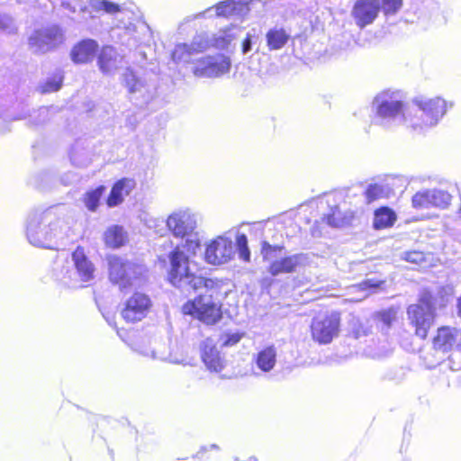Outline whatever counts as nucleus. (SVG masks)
Returning <instances> with one entry per match:
<instances>
[{
  "instance_id": "nucleus-1",
  "label": "nucleus",
  "mask_w": 461,
  "mask_h": 461,
  "mask_svg": "<svg viewBox=\"0 0 461 461\" xmlns=\"http://www.w3.org/2000/svg\"><path fill=\"white\" fill-rule=\"evenodd\" d=\"M167 227L171 234L182 240L168 254L169 268L167 279L169 283L183 291H193L202 285L212 287L211 278L197 273V267L189 258L185 250L192 255L196 254L201 242L198 233L197 218L190 209H179L173 212L167 219Z\"/></svg>"
},
{
  "instance_id": "nucleus-2",
  "label": "nucleus",
  "mask_w": 461,
  "mask_h": 461,
  "mask_svg": "<svg viewBox=\"0 0 461 461\" xmlns=\"http://www.w3.org/2000/svg\"><path fill=\"white\" fill-rule=\"evenodd\" d=\"M452 106L441 97L418 96L412 100V106L404 109L402 94L389 90L378 94L372 103L379 124L390 127L403 122L418 132L435 127Z\"/></svg>"
},
{
  "instance_id": "nucleus-3",
  "label": "nucleus",
  "mask_w": 461,
  "mask_h": 461,
  "mask_svg": "<svg viewBox=\"0 0 461 461\" xmlns=\"http://www.w3.org/2000/svg\"><path fill=\"white\" fill-rule=\"evenodd\" d=\"M68 224L57 218L51 209L33 210L26 218V238L34 247L52 249L59 240L68 236Z\"/></svg>"
},
{
  "instance_id": "nucleus-4",
  "label": "nucleus",
  "mask_w": 461,
  "mask_h": 461,
  "mask_svg": "<svg viewBox=\"0 0 461 461\" xmlns=\"http://www.w3.org/2000/svg\"><path fill=\"white\" fill-rule=\"evenodd\" d=\"M213 282L212 287L202 285L193 291L187 292L179 290L182 294L188 296L192 293L200 292L201 294L193 301H188L183 306L185 314L193 315L196 319L206 324H215L222 316L221 305L220 302L213 297L218 293L219 285L216 281Z\"/></svg>"
},
{
  "instance_id": "nucleus-5",
  "label": "nucleus",
  "mask_w": 461,
  "mask_h": 461,
  "mask_svg": "<svg viewBox=\"0 0 461 461\" xmlns=\"http://www.w3.org/2000/svg\"><path fill=\"white\" fill-rule=\"evenodd\" d=\"M71 258L73 266H62L60 271L56 273V278L66 287H82L83 283L94 279L95 267L82 247H77L75 249Z\"/></svg>"
},
{
  "instance_id": "nucleus-6",
  "label": "nucleus",
  "mask_w": 461,
  "mask_h": 461,
  "mask_svg": "<svg viewBox=\"0 0 461 461\" xmlns=\"http://www.w3.org/2000/svg\"><path fill=\"white\" fill-rule=\"evenodd\" d=\"M109 276L113 283L119 285L121 290L137 285L144 268L116 256L108 258Z\"/></svg>"
},
{
  "instance_id": "nucleus-7",
  "label": "nucleus",
  "mask_w": 461,
  "mask_h": 461,
  "mask_svg": "<svg viewBox=\"0 0 461 461\" xmlns=\"http://www.w3.org/2000/svg\"><path fill=\"white\" fill-rule=\"evenodd\" d=\"M253 0H227L222 1L216 5L215 6H212L204 10L203 12L197 13L195 14H192L186 16L180 27L184 23H190L196 19L201 18H212L214 16L217 17H230V16H245L250 10L249 5Z\"/></svg>"
},
{
  "instance_id": "nucleus-8",
  "label": "nucleus",
  "mask_w": 461,
  "mask_h": 461,
  "mask_svg": "<svg viewBox=\"0 0 461 461\" xmlns=\"http://www.w3.org/2000/svg\"><path fill=\"white\" fill-rule=\"evenodd\" d=\"M230 60L224 55L205 56L195 59L192 71L196 77H218L229 72Z\"/></svg>"
},
{
  "instance_id": "nucleus-9",
  "label": "nucleus",
  "mask_w": 461,
  "mask_h": 461,
  "mask_svg": "<svg viewBox=\"0 0 461 461\" xmlns=\"http://www.w3.org/2000/svg\"><path fill=\"white\" fill-rule=\"evenodd\" d=\"M408 319L415 328V334L425 339L429 330L433 326L435 320V309L429 303L411 304L407 309Z\"/></svg>"
},
{
  "instance_id": "nucleus-10",
  "label": "nucleus",
  "mask_w": 461,
  "mask_h": 461,
  "mask_svg": "<svg viewBox=\"0 0 461 461\" xmlns=\"http://www.w3.org/2000/svg\"><path fill=\"white\" fill-rule=\"evenodd\" d=\"M64 41V35L58 25H50L35 31L29 38V45L34 52H47Z\"/></svg>"
},
{
  "instance_id": "nucleus-11",
  "label": "nucleus",
  "mask_w": 461,
  "mask_h": 461,
  "mask_svg": "<svg viewBox=\"0 0 461 461\" xmlns=\"http://www.w3.org/2000/svg\"><path fill=\"white\" fill-rule=\"evenodd\" d=\"M235 249L231 238L220 235L206 246L204 259L208 264L219 266L231 260Z\"/></svg>"
},
{
  "instance_id": "nucleus-12",
  "label": "nucleus",
  "mask_w": 461,
  "mask_h": 461,
  "mask_svg": "<svg viewBox=\"0 0 461 461\" xmlns=\"http://www.w3.org/2000/svg\"><path fill=\"white\" fill-rule=\"evenodd\" d=\"M339 314L337 312L314 318L311 327L312 339L320 344L330 343L339 334Z\"/></svg>"
},
{
  "instance_id": "nucleus-13",
  "label": "nucleus",
  "mask_w": 461,
  "mask_h": 461,
  "mask_svg": "<svg viewBox=\"0 0 461 461\" xmlns=\"http://www.w3.org/2000/svg\"><path fill=\"white\" fill-rule=\"evenodd\" d=\"M123 81L132 98L140 101L141 104H147L155 95L156 84L137 77L131 69L124 72Z\"/></svg>"
},
{
  "instance_id": "nucleus-14",
  "label": "nucleus",
  "mask_w": 461,
  "mask_h": 461,
  "mask_svg": "<svg viewBox=\"0 0 461 461\" xmlns=\"http://www.w3.org/2000/svg\"><path fill=\"white\" fill-rule=\"evenodd\" d=\"M380 13L378 0H356L350 10V17L359 29L373 24Z\"/></svg>"
},
{
  "instance_id": "nucleus-15",
  "label": "nucleus",
  "mask_w": 461,
  "mask_h": 461,
  "mask_svg": "<svg viewBox=\"0 0 461 461\" xmlns=\"http://www.w3.org/2000/svg\"><path fill=\"white\" fill-rule=\"evenodd\" d=\"M118 27L122 28L128 36L125 44L130 48L150 46L153 42L152 31L144 21L136 19L134 22H129L128 23L121 21V25H118Z\"/></svg>"
},
{
  "instance_id": "nucleus-16",
  "label": "nucleus",
  "mask_w": 461,
  "mask_h": 461,
  "mask_svg": "<svg viewBox=\"0 0 461 461\" xmlns=\"http://www.w3.org/2000/svg\"><path fill=\"white\" fill-rule=\"evenodd\" d=\"M451 195L441 189H427L416 193L412 197V206L416 209L438 207L447 208L451 202Z\"/></svg>"
},
{
  "instance_id": "nucleus-17",
  "label": "nucleus",
  "mask_w": 461,
  "mask_h": 461,
  "mask_svg": "<svg viewBox=\"0 0 461 461\" xmlns=\"http://www.w3.org/2000/svg\"><path fill=\"white\" fill-rule=\"evenodd\" d=\"M151 306L150 298L142 293H134L125 303L122 318L128 322H136L146 317Z\"/></svg>"
},
{
  "instance_id": "nucleus-18",
  "label": "nucleus",
  "mask_w": 461,
  "mask_h": 461,
  "mask_svg": "<svg viewBox=\"0 0 461 461\" xmlns=\"http://www.w3.org/2000/svg\"><path fill=\"white\" fill-rule=\"evenodd\" d=\"M307 262L308 257L305 254L298 253L290 256L285 254L277 261L269 265L267 271L273 276L294 273L298 267L306 265Z\"/></svg>"
},
{
  "instance_id": "nucleus-19",
  "label": "nucleus",
  "mask_w": 461,
  "mask_h": 461,
  "mask_svg": "<svg viewBox=\"0 0 461 461\" xmlns=\"http://www.w3.org/2000/svg\"><path fill=\"white\" fill-rule=\"evenodd\" d=\"M201 357L210 371L221 372L224 367V359L212 339H206L201 343Z\"/></svg>"
},
{
  "instance_id": "nucleus-20",
  "label": "nucleus",
  "mask_w": 461,
  "mask_h": 461,
  "mask_svg": "<svg viewBox=\"0 0 461 461\" xmlns=\"http://www.w3.org/2000/svg\"><path fill=\"white\" fill-rule=\"evenodd\" d=\"M459 332L456 328L443 326L438 329L433 338V348L442 353L449 352L456 344Z\"/></svg>"
},
{
  "instance_id": "nucleus-21",
  "label": "nucleus",
  "mask_w": 461,
  "mask_h": 461,
  "mask_svg": "<svg viewBox=\"0 0 461 461\" xmlns=\"http://www.w3.org/2000/svg\"><path fill=\"white\" fill-rule=\"evenodd\" d=\"M98 49V43L92 39L79 41L71 50L70 56L77 64L87 63L93 60Z\"/></svg>"
},
{
  "instance_id": "nucleus-22",
  "label": "nucleus",
  "mask_w": 461,
  "mask_h": 461,
  "mask_svg": "<svg viewBox=\"0 0 461 461\" xmlns=\"http://www.w3.org/2000/svg\"><path fill=\"white\" fill-rule=\"evenodd\" d=\"M277 348L275 345H268L259 349L253 356V363L263 373L271 372L276 365Z\"/></svg>"
},
{
  "instance_id": "nucleus-23",
  "label": "nucleus",
  "mask_w": 461,
  "mask_h": 461,
  "mask_svg": "<svg viewBox=\"0 0 461 461\" xmlns=\"http://www.w3.org/2000/svg\"><path fill=\"white\" fill-rule=\"evenodd\" d=\"M97 62L104 74H113L118 69L120 63L116 50L112 46H104L99 53Z\"/></svg>"
},
{
  "instance_id": "nucleus-24",
  "label": "nucleus",
  "mask_w": 461,
  "mask_h": 461,
  "mask_svg": "<svg viewBox=\"0 0 461 461\" xmlns=\"http://www.w3.org/2000/svg\"><path fill=\"white\" fill-rule=\"evenodd\" d=\"M134 181L130 178H122L117 181L110 192L107 205L109 207L119 205L123 201L124 196L128 195L134 188Z\"/></svg>"
},
{
  "instance_id": "nucleus-25",
  "label": "nucleus",
  "mask_w": 461,
  "mask_h": 461,
  "mask_svg": "<svg viewBox=\"0 0 461 461\" xmlns=\"http://www.w3.org/2000/svg\"><path fill=\"white\" fill-rule=\"evenodd\" d=\"M290 33L282 27L275 26L266 33L267 46L270 51L279 50L290 40Z\"/></svg>"
},
{
  "instance_id": "nucleus-26",
  "label": "nucleus",
  "mask_w": 461,
  "mask_h": 461,
  "mask_svg": "<svg viewBox=\"0 0 461 461\" xmlns=\"http://www.w3.org/2000/svg\"><path fill=\"white\" fill-rule=\"evenodd\" d=\"M384 283L385 282L384 280L367 278L357 285H352L350 287L352 293L357 292L361 294L358 296L354 297L352 300L355 302H360L364 300L368 295L376 293L379 289H382Z\"/></svg>"
},
{
  "instance_id": "nucleus-27",
  "label": "nucleus",
  "mask_w": 461,
  "mask_h": 461,
  "mask_svg": "<svg viewBox=\"0 0 461 461\" xmlns=\"http://www.w3.org/2000/svg\"><path fill=\"white\" fill-rule=\"evenodd\" d=\"M242 33V29L239 26H230L225 30L220 31L212 38V45L220 50H226L238 39Z\"/></svg>"
},
{
  "instance_id": "nucleus-28",
  "label": "nucleus",
  "mask_w": 461,
  "mask_h": 461,
  "mask_svg": "<svg viewBox=\"0 0 461 461\" xmlns=\"http://www.w3.org/2000/svg\"><path fill=\"white\" fill-rule=\"evenodd\" d=\"M106 246L117 249L124 245L127 240V233L123 228L118 225L109 227L104 234Z\"/></svg>"
},
{
  "instance_id": "nucleus-29",
  "label": "nucleus",
  "mask_w": 461,
  "mask_h": 461,
  "mask_svg": "<svg viewBox=\"0 0 461 461\" xmlns=\"http://www.w3.org/2000/svg\"><path fill=\"white\" fill-rule=\"evenodd\" d=\"M396 221L394 212L387 207H383L375 212L373 226L376 230L389 228Z\"/></svg>"
},
{
  "instance_id": "nucleus-30",
  "label": "nucleus",
  "mask_w": 461,
  "mask_h": 461,
  "mask_svg": "<svg viewBox=\"0 0 461 461\" xmlns=\"http://www.w3.org/2000/svg\"><path fill=\"white\" fill-rule=\"evenodd\" d=\"M261 256L265 262L269 265L277 261L283 255H285V249L284 246L271 245L267 241L261 242Z\"/></svg>"
},
{
  "instance_id": "nucleus-31",
  "label": "nucleus",
  "mask_w": 461,
  "mask_h": 461,
  "mask_svg": "<svg viewBox=\"0 0 461 461\" xmlns=\"http://www.w3.org/2000/svg\"><path fill=\"white\" fill-rule=\"evenodd\" d=\"M92 7L96 11H104L109 14L121 15L122 19L120 20V22L126 17L130 18L129 14H131L129 12L122 11L118 4H115L108 0H95L92 3Z\"/></svg>"
},
{
  "instance_id": "nucleus-32",
  "label": "nucleus",
  "mask_w": 461,
  "mask_h": 461,
  "mask_svg": "<svg viewBox=\"0 0 461 461\" xmlns=\"http://www.w3.org/2000/svg\"><path fill=\"white\" fill-rule=\"evenodd\" d=\"M172 59L176 63H194V56L188 47V43H179L175 46L171 54Z\"/></svg>"
},
{
  "instance_id": "nucleus-33",
  "label": "nucleus",
  "mask_w": 461,
  "mask_h": 461,
  "mask_svg": "<svg viewBox=\"0 0 461 461\" xmlns=\"http://www.w3.org/2000/svg\"><path fill=\"white\" fill-rule=\"evenodd\" d=\"M104 192V186L100 185L95 189L87 191L83 198L85 206L91 212H95L99 206L100 199Z\"/></svg>"
},
{
  "instance_id": "nucleus-34",
  "label": "nucleus",
  "mask_w": 461,
  "mask_h": 461,
  "mask_svg": "<svg viewBox=\"0 0 461 461\" xmlns=\"http://www.w3.org/2000/svg\"><path fill=\"white\" fill-rule=\"evenodd\" d=\"M141 355L149 357L152 359L167 360L168 354L164 345L155 342V346L152 348L140 347L136 348Z\"/></svg>"
},
{
  "instance_id": "nucleus-35",
  "label": "nucleus",
  "mask_w": 461,
  "mask_h": 461,
  "mask_svg": "<svg viewBox=\"0 0 461 461\" xmlns=\"http://www.w3.org/2000/svg\"><path fill=\"white\" fill-rule=\"evenodd\" d=\"M380 12L385 17L396 15L403 6V0H378Z\"/></svg>"
},
{
  "instance_id": "nucleus-36",
  "label": "nucleus",
  "mask_w": 461,
  "mask_h": 461,
  "mask_svg": "<svg viewBox=\"0 0 461 461\" xmlns=\"http://www.w3.org/2000/svg\"><path fill=\"white\" fill-rule=\"evenodd\" d=\"M236 249L239 258L245 262L250 261V250L248 245V238L244 233H238L236 236Z\"/></svg>"
},
{
  "instance_id": "nucleus-37",
  "label": "nucleus",
  "mask_w": 461,
  "mask_h": 461,
  "mask_svg": "<svg viewBox=\"0 0 461 461\" xmlns=\"http://www.w3.org/2000/svg\"><path fill=\"white\" fill-rule=\"evenodd\" d=\"M62 82L63 75L61 71H57L51 77H48L46 82L41 86V92H56L61 87Z\"/></svg>"
},
{
  "instance_id": "nucleus-38",
  "label": "nucleus",
  "mask_w": 461,
  "mask_h": 461,
  "mask_svg": "<svg viewBox=\"0 0 461 461\" xmlns=\"http://www.w3.org/2000/svg\"><path fill=\"white\" fill-rule=\"evenodd\" d=\"M330 211V213L322 219L329 226L339 228L347 223L346 218L342 216L340 210L337 206L331 208Z\"/></svg>"
},
{
  "instance_id": "nucleus-39",
  "label": "nucleus",
  "mask_w": 461,
  "mask_h": 461,
  "mask_svg": "<svg viewBox=\"0 0 461 461\" xmlns=\"http://www.w3.org/2000/svg\"><path fill=\"white\" fill-rule=\"evenodd\" d=\"M384 194V187L378 184H370L367 185L364 195L367 203L382 198Z\"/></svg>"
},
{
  "instance_id": "nucleus-40",
  "label": "nucleus",
  "mask_w": 461,
  "mask_h": 461,
  "mask_svg": "<svg viewBox=\"0 0 461 461\" xmlns=\"http://www.w3.org/2000/svg\"><path fill=\"white\" fill-rule=\"evenodd\" d=\"M259 36L256 29H251L246 34L241 45L242 54L246 55L252 51L253 46L258 43Z\"/></svg>"
},
{
  "instance_id": "nucleus-41",
  "label": "nucleus",
  "mask_w": 461,
  "mask_h": 461,
  "mask_svg": "<svg viewBox=\"0 0 461 461\" xmlns=\"http://www.w3.org/2000/svg\"><path fill=\"white\" fill-rule=\"evenodd\" d=\"M244 336L245 332L226 331L221 336L220 342L222 347H233L237 345Z\"/></svg>"
},
{
  "instance_id": "nucleus-42",
  "label": "nucleus",
  "mask_w": 461,
  "mask_h": 461,
  "mask_svg": "<svg viewBox=\"0 0 461 461\" xmlns=\"http://www.w3.org/2000/svg\"><path fill=\"white\" fill-rule=\"evenodd\" d=\"M17 31V26L14 18L5 14L0 12V32L12 34Z\"/></svg>"
},
{
  "instance_id": "nucleus-43",
  "label": "nucleus",
  "mask_w": 461,
  "mask_h": 461,
  "mask_svg": "<svg viewBox=\"0 0 461 461\" xmlns=\"http://www.w3.org/2000/svg\"><path fill=\"white\" fill-rule=\"evenodd\" d=\"M193 55L203 52L208 48V41L203 35H196L193 38L191 43H188Z\"/></svg>"
},
{
  "instance_id": "nucleus-44",
  "label": "nucleus",
  "mask_w": 461,
  "mask_h": 461,
  "mask_svg": "<svg viewBox=\"0 0 461 461\" xmlns=\"http://www.w3.org/2000/svg\"><path fill=\"white\" fill-rule=\"evenodd\" d=\"M394 319L395 312L393 311H384L377 314V320L380 322L381 329L383 330H387Z\"/></svg>"
},
{
  "instance_id": "nucleus-45",
  "label": "nucleus",
  "mask_w": 461,
  "mask_h": 461,
  "mask_svg": "<svg viewBox=\"0 0 461 461\" xmlns=\"http://www.w3.org/2000/svg\"><path fill=\"white\" fill-rule=\"evenodd\" d=\"M402 258L407 262L420 265L425 261V255L421 251H405L402 254Z\"/></svg>"
},
{
  "instance_id": "nucleus-46",
  "label": "nucleus",
  "mask_w": 461,
  "mask_h": 461,
  "mask_svg": "<svg viewBox=\"0 0 461 461\" xmlns=\"http://www.w3.org/2000/svg\"><path fill=\"white\" fill-rule=\"evenodd\" d=\"M351 332L355 339H359L367 335L368 329L366 328L358 320L353 321L351 324Z\"/></svg>"
},
{
  "instance_id": "nucleus-47",
  "label": "nucleus",
  "mask_w": 461,
  "mask_h": 461,
  "mask_svg": "<svg viewBox=\"0 0 461 461\" xmlns=\"http://www.w3.org/2000/svg\"><path fill=\"white\" fill-rule=\"evenodd\" d=\"M51 3L59 2L62 6L71 10L70 4L67 0H50Z\"/></svg>"
},
{
  "instance_id": "nucleus-48",
  "label": "nucleus",
  "mask_w": 461,
  "mask_h": 461,
  "mask_svg": "<svg viewBox=\"0 0 461 461\" xmlns=\"http://www.w3.org/2000/svg\"><path fill=\"white\" fill-rule=\"evenodd\" d=\"M209 449H219V447L216 444H211L209 446V447H202L203 451H208Z\"/></svg>"
},
{
  "instance_id": "nucleus-49",
  "label": "nucleus",
  "mask_w": 461,
  "mask_h": 461,
  "mask_svg": "<svg viewBox=\"0 0 461 461\" xmlns=\"http://www.w3.org/2000/svg\"><path fill=\"white\" fill-rule=\"evenodd\" d=\"M70 159H71L73 164H76L78 167H83L84 166V164L77 163L75 154H71Z\"/></svg>"
},
{
  "instance_id": "nucleus-50",
  "label": "nucleus",
  "mask_w": 461,
  "mask_h": 461,
  "mask_svg": "<svg viewBox=\"0 0 461 461\" xmlns=\"http://www.w3.org/2000/svg\"><path fill=\"white\" fill-rule=\"evenodd\" d=\"M106 320H107L108 323H109L111 326H113V324H114V323H113V319L106 318Z\"/></svg>"
},
{
  "instance_id": "nucleus-51",
  "label": "nucleus",
  "mask_w": 461,
  "mask_h": 461,
  "mask_svg": "<svg viewBox=\"0 0 461 461\" xmlns=\"http://www.w3.org/2000/svg\"><path fill=\"white\" fill-rule=\"evenodd\" d=\"M40 113H46V109H45V108H41V109H40Z\"/></svg>"
},
{
  "instance_id": "nucleus-52",
  "label": "nucleus",
  "mask_w": 461,
  "mask_h": 461,
  "mask_svg": "<svg viewBox=\"0 0 461 461\" xmlns=\"http://www.w3.org/2000/svg\"><path fill=\"white\" fill-rule=\"evenodd\" d=\"M140 54H141V56H142V59H146V55H145V53H142V52H141Z\"/></svg>"
},
{
  "instance_id": "nucleus-53",
  "label": "nucleus",
  "mask_w": 461,
  "mask_h": 461,
  "mask_svg": "<svg viewBox=\"0 0 461 461\" xmlns=\"http://www.w3.org/2000/svg\"><path fill=\"white\" fill-rule=\"evenodd\" d=\"M249 461H258L256 457H251Z\"/></svg>"
},
{
  "instance_id": "nucleus-54",
  "label": "nucleus",
  "mask_w": 461,
  "mask_h": 461,
  "mask_svg": "<svg viewBox=\"0 0 461 461\" xmlns=\"http://www.w3.org/2000/svg\"><path fill=\"white\" fill-rule=\"evenodd\" d=\"M460 212H461V207H460Z\"/></svg>"
}]
</instances>
